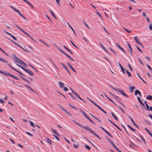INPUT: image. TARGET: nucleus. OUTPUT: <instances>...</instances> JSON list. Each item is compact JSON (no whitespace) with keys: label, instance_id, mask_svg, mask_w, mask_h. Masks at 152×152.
Here are the masks:
<instances>
[{"label":"nucleus","instance_id":"obj_17","mask_svg":"<svg viewBox=\"0 0 152 152\" xmlns=\"http://www.w3.org/2000/svg\"><path fill=\"white\" fill-rule=\"evenodd\" d=\"M58 86L60 88H62L64 87V84L61 82H59L58 83Z\"/></svg>","mask_w":152,"mask_h":152},{"label":"nucleus","instance_id":"obj_39","mask_svg":"<svg viewBox=\"0 0 152 152\" xmlns=\"http://www.w3.org/2000/svg\"><path fill=\"white\" fill-rule=\"evenodd\" d=\"M17 65L19 67L21 68L22 69H23L24 71H25V70L26 69V68H23V67L22 66H21L20 65H19V64H17Z\"/></svg>","mask_w":152,"mask_h":152},{"label":"nucleus","instance_id":"obj_57","mask_svg":"<svg viewBox=\"0 0 152 152\" xmlns=\"http://www.w3.org/2000/svg\"><path fill=\"white\" fill-rule=\"evenodd\" d=\"M70 42L73 46H74L76 48H78L73 43V42L71 41Z\"/></svg>","mask_w":152,"mask_h":152},{"label":"nucleus","instance_id":"obj_52","mask_svg":"<svg viewBox=\"0 0 152 152\" xmlns=\"http://www.w3.org/2000/svg\"><path fill=\"white\" fill-rule=\"evenodd\" d=\"M64 91H68V89L67 88H66V87H64Z\"/></svg>","mask_w":152,"mask_h":152},{"label":"nucleus","instance_id":"obj_61","mask_svg":"<svg viewBox=\"0 0 152 152\" xmlns=\"http://www.w3.org/2000/svg\"><path fill=\"white\" fill-rule=\"evenodd\" d=\"M95 105L98 108H99L100 110H101V109H102L97 104H96Z\"/></svg>","mask_w":152,"mask_h":152},{"label":"nucleus","instance_id":"obj_58","mask_svg":"<svg viewBox=\"0 0 152 152\" xmlns=\"http://www.w3.org/2000/svg\"><path fill=\"white\" fill-rule=\"evenodd\" d=\"M26 133L28 135L31 136H33V135L31 133H30L28 132H26Z\"/></svg>","mask_w":152,"mask_h":152},{"label":"nucleus","instance_id":"obj_14","mask_svg":"<svg viewBox=\"0 0 152 152\" xmlns=\"http://www.w3.org/2000/svg\"><path fill=\"white\" fill-rule=\"evenodd\" d=\"M67 64H68V65L69 67L74 72L76 73V71L74 69L72 66L71 65V64L69 62H67Z\"/></svg>","mask_w":152,"mask_h":152},{"label":"nucleus","instance_id":"obj_19","mask_svg":"<svg viewBox=\"0 0 152 152\" xmlns=\"http://www.w3.org/2000/svg\"><path fill=\"white\" fill-rule=\"evenodd\" d=\"M137 94H139L140 96H141V94L140 92L138 90H136L134 91V94L137 95Z\"/></svg>","mask_w":152,"mask_h":152},{"label":"nucleus","instance_id":"obj_21","mask_svg":"<svg viewBox=\"0 0 152 152\" xmlns=\"http://www.w3.org/2000/svg\"><path fill=\"white\" fill-rule=\"evenodd\" d=\"M118 64H119V66L120 67L123 73L124 74H125V70H124V68L122 67V65L121 64L119 63H118Z\"/></svg>","mask_w":152,"mask_h":152},{"label":"nucleus","instance_id":"obj_12","mask_svg":"<svg viewBox=\"0 0 152 152\" xmlns=\"http://www.w3.org/2000/svg\"><path fill=\"white\" fill-rule=\"evenodd\" d=\"M99 127L101 128L102 130H103L105 133H106L110 137H112V135L109 132H108L106 130L104 129V128H103L102 126H100Z\"/></svg>","mask_w":152,"mask_h":152},{"label":"nucleus","instance_id":"obj_13","mask_svg":"<svg viewBox=\"0 0 152 152\" xmlns=\"http://www.w3.org/2000/svg\"><path fill=\"white\" fill-rule=\"evenodd\" d=\"M116 46H117V47L119 49H120L121 50H122L123 51V52L125 53L126 54V52H125V50H124L123 48H121L120 46V45H119V44L118 43H117L116 44Z\"/></svg>","mask_w":152,"mask_h":152},{"label":"nucleus","instance_id":"obj_28","mask_svg":"<svg viewBox=\"0 0 152 152\" xmlns=\"http://www.w3.org/2000/svg\"><path fill=\"white\" fill-rule=\"evenodd\" d=\"M7 39L9 40H10L12 42V43H13L14 44H15V45H16V46H17L18 47H19V46H20V45H18L17 43L15 42H14L13 40L10 39L9 38H7Z\"/></svg>","mask_w":152,"mask_h":152},{"label":"nucleus","instance_id":"obj_18","mask_svg":"<svg viewBox=\"0 0 152 152\" xmlns=\"http://www.w3.org/2000/svg\"><path fill=\"white\" fill-rule=\"evenodd\" d=\"M45 141L46 142L50 144V145H51L52 144V141L50 140V139L48 138H45Z\"/></svg>","mask_w":152,"mask_h":152},{"label":"nucleus","instance_id":"obj_47","mask_svg":"<svg viewBox=\"0 0 152 152\" xmlns=\"http://www.w3.org/2000/svg\"><path fill=\"white\" fill-rule=\"evenodd\" d=\"M114 125L117 127V128L120 131H122V130L115 124H114Z\"/></svg>","mask_w":152,"mask_h":152},{"label":"nucleus","instance_id":"obj_10","mask_svg":"<svg viewBox=\"0 0 152 152\" xmlns=\"http://www.w3.org/2000/svg\"><path fill=\"white\" fill-rule=\"evenodd\" d=\"M59 107L61 108L62 110L65 112L67 114H68L69 116H71V115L67 111L65 110L64 108L62 106H61L59 104H58Z\"/></svg>","mask_w":152,"mask_h":152},{"label":"nucleus","instance_id":"obj_35","mask_svg":"<svg viewBox=\"0 0 152 152\" xmlns=\"http://www.w3.org/2000/svg\"><path fill=\"white\" fill-rule=\"evenodd\" d=\"M75 95L78 98H79L80 99L83 100V101H84V100H83V99L81 98L78 95V94L77 93L76 94H75Z\"/></svg>","mask_w":152,"mask_h":152},{"label":"nucleus","instance_id":"obj_44","mask_svg":"<svg viewBox=\"0 0 152 152\" xmlns=\"http://www.w3.org/2000/svg\"><path fill=\"white\" fill-rule=\"evenodd\" d=\"M53 136L58 141H59L60 140L59 138L57 137L56 135H53Z\"/></svg>","mask_w":152,"mask_h":152},{"label":"nucleus","instance_id":"obj_48","mask_svg":"<svg viewBox=\"0 0 152 152\" xmlns=\"http://www.w3.org/2000/svg\"><path fill=\"white\" fill-rule=\"evenodd\" d=\"M88 99L94 105H95L96 104L95 102H94L93 101L89 99L88 98Z\"/></svg>","mask_w":152,"mask_h":152},{"label":"nucleus","instance_id":"obj_40","mask_svg":"<svg viewBox=\"0 0 152 152\" xmlns=\"http://www.w3.org/2000/svg\"><path fill=\"white\" fill-rule=\"evenodd\" d=\"M17 65L19 67L21 68L22 69H23L24 71H25V70L26 69V68H23V67L22 66H21L20 65H19V64H17Z\"/></svg>","mask_w":152,"mask_h":152},{"label":"nucleus","instance_id":"obj_30","mask_svg":"<svg viewBox=\"0 0 152 152\" xmlns=\"http://www.w3.org/2000/svg\"><path fill=\"white\" fill-rule=\"evenodd\" d=\"M112 116L113 117V118H115V119L117 121H118V119L116 116L113 113H111Z\"/></svg>","mask_w":152,"mask_h":152},{"label":"nucleus","instance_id":"obj_27","mask_svg":"<svg viewBox=\"0 0 152 152\" xmlns=\"http://www.w3.org/2000/svg\"><path fill=\"white\" fill-rule=\"evenodd\" d=\"M49 11L51 14L53 16V17L55 19H57V18L55 15L54 14V13L53 12L51 11V10L49 9Z\"/></svg>","mask_w":152,"mask_h":152},{"label":"nucleus","instance_id":"obj_9","mask_svg":"<svg viewBox=\"0 0 152 152\" xmlns=\"http://www.w3.org/2000/svg\"><path fill=\"white\" fill-rule=\"evenodd\" d=\"M117 89L123 95L126 96V97H128V96L124 93V91L123 90H120L118 88H117Z\"/></svg>","mask_w":152,"mask_h":152},{"label":"nucleus","instance_id":"obj_45","mask_svg":"<svg viewBox=\"0 0 152 152\" xmlns=\"http://www.w3.org/2000/svg\"><path fill=\"white\" fill-rule=\"evenodd\" d=\"M96 14L100 17L102 18V16L101 14H100L98 12H96Z\"/></svg>","mask_w":152,"mask_h":152},{"label":"nucleus","instance_id":"obj_2","mask_svg":"<svg viewBox=\"0 0 152 152\" xmlns=\"http://www.w3.org/2000/svg\"><path fill=\"white\" fill-rule=\"evenodd\" d=\"M13 57L15 58V62L18 63L21 65L23 64L26 67H27V65L26 64L22 61L21 59L17 57L15 55H14L13 56Z\"/></svg>","mask_w":152,"mask_h":152},{"label":"nucleus","instance_id":"obj_22","mask_svg":"<svg viewBox=\"0 0 152 152\" xmlns=\"http://www.w3.org/2000/svg\"><path fill=\"white\" fill-rule=\"evenodd\" d=\"M23 1H24L26 3H27L32 8H34V7L33 5L31 4L27 0H23Z\"/></svg>","mask_w":152,"mask_h":152},{"label":"nucleus","instance_id":"obj_50","mask_svg":"<svg viewBox=\"0 0 152 152\" xmlns=\"http://www.w3.org/2000/svg\"><path fill=\"white\" fill-rule=\"evenodd\" d=\"M88 120L91 122V123H92L95 124V123H94V122L91 120V119L90 118Z\"/></svg>","mask_w":152,"mask_h":152},{"label":"nucleus","instance_id":"obj_6","mask_svg":"<svg viewBox=\"0 0 152 152\" xmlns=\"http://www.w3.org/2000/svg\"><path fill=\"white\" fill-rule=\"evenodd\" d=\"M59 50L62 53H63L64 54L65 56H66L71 61H74V60H73V59L67 54L66 53L64 52V51L63 50H62L61 49H59Z\"/></svg>","mask_w":152,"mask_h":152},{"label":"nucleus","instance_id":"obj_53","mask_svg":"<svg viewBox=\"0 0 152 152\" xmlns=\"http://www.w3.org/2000/svg\"><path fill=\"white\" fill-rule=\"evenodd\" d=\"M124 29L128 33H130L131 32V31H130L129 30H128L126 28H124Z\"/></svg>","mask_w":152,"mask_h":152},{"label":"nucleus","instance_id":"obj_37","mask_svg":"<svg viewBox=\"0 0 152 152\" xmlns=\"http://www.w3.org/2000/svg\"><path fill=\"white\" fill-rule=\"evenodd\" d=\"M126 71L128 75L129 76V77H131L132 75L129 72V71L126 69Z\"/></svg>","mask_w":152,"mask_h":152},{"label":"nucleus","instance_id":"obj_59","mask_svg":"<svg viewBox=\"0 0 152 152\" xmlns=\"http://www.w3.org/2000/svg\"><path fill=\"white\" fill-rule=\"evenodd\" d=\"M80 111L82 113V114L84 115L86 114L83 111L81 110H80Z\"/></svg>","mask_w":152,"mask_h":152},{"label":"nucleus","instance_id":"obj_41","mask_svg":"<svg viewBox=\"0 0 152 152\" xmlns=\"http://www.w3.org/2000/svg\"><path fill=\"white\" fill-rule=\"evenodd\" d=\"M86 149H87L88 150H90V147L89 146L87 145H84Z\"/></svg>","mask_w":152,"mask_h":152},{"label":"nucleus","instance_id":"obj_8","mask_svg":"<svg viewBox=\"0 0 152 152\" xmlns=\"http://www.w3.org/2000/svg\"><path fill=\"white\" fill-rule=\"evenodd\" d=\"M24 71L28 73L31 76H33L34 75V74L33 72L29 69H26Z\"/></svg>","mask_w":152,"mask_h":152},{"label":"nucleus","instance_id":"obj_36","mask_svg":"<svg viewBox=\"0 0 152 152\" xmlns=\"http://www.w3.org/2000/svg\"><path fill=\"white\" fill-rule=\"evenodd\" d=\"M146 99L149 100H152V96L151 95H149L146 97Z\"/></svg>","mask_w":152,"mask_h":152},{"label":"nucleus","instance_id":"obj_43","mask_svg":"<svg viewBox=\"0 0 152 152\" xmlns=\"http://www.w3.org/2000/svg\"><path fill=\"white\" fill-rule=\"evenodd\" d=\"M68 24L69 26L71 28V30H72L73 31L74 34L75 35V31L74 30V29H73V28L69 23Z\"/></svg>","mask_w":152,"mask_h":152},{"label":"nucleus","instance_id":"obj_62","mask_svg":"<svg viewBox=\"0 0 152 152\" xmlns=\"http://www.w3.org/2000/svg\"><path fill=\"white\" fill-rule=\"evenodd\" d=\"M147 66H148V68L151 71L152 70V69L151 68V67L149 65L147 64Z\"/></svg>","mask_w":152,"mask_h":152},{"label":"nucleus","instance_id":"obj_4","mask_svg":"<svg viewBox=\"0 0 152 152\" xmlns=\"http://www.w3.org/2000/svg\"><path fill=\"white\" fill-rule=\"evenodd\" d=\"M10 7L12 8L13 10H14L15 11L17 12L19 14L22 18H23L24 19L25 18L23 16V15H22V14L20 12V11H19L18 10L16 9V8H15L13 7L10 6Z\"/></svg>","mask_w":152,"mask_h":152},{"label":"nucleus","instance_id":"obj_7","mask_svg":"<svg viewBox=\"0 0 152 152\" xmlns=\"http://www.w3.org/2000/svg\"><path fill=\"white\" fill-rule=\"evenodd\" d=\"M126 43L128 47L129 48V51L130 52L131 55V56H132V52H133V51L132 48V47L131 45H130V44L128 42H127Z\"/></svg>","mask_w":152,"mask_h":152},{"label":"nucleus","instance_id":"obj_23","mask_svg":"<svg viewBox=\"0 0 152 152\" xmlns=\"http://www.w3.org/2000/svg\"><path fill=\"white\" fill-rule=\"evenodd\" d=\"M23 1H24L26 3H27L32 8H34V7L33 5L31 4L27 0H23Z\"/></svg>","mask_w":152,"mask_h":152},{"label":"nucleus","instance_id":"obj_32","mask_svg":"<svg viewBox=\"0 0 152 152\" xmlns=\"http://www.w3.org/2000/svg\"><path fill=\"white\" fill-rule=\"evenodd\" d=\"M0 61H2L3 62H4L6 63H8V62L7 61H6L4 59L2 58L1 57H0Z\"/></svg>","mask_w":152,"mask_h":152},{"label":"nucleus","instance_id":"obj_15","mask_svg":"<svg viewBox=\"0 0 152 152\" xmlns=\"http://www.w3.org/2000/svg\"><path fill=\"white\" fill-rule=\"evenodd\" d=\"M134 39L137 44H141V43L140 42L139 40V39L137 36L134 37Z\"/></svg>","mask_w":152,"mask_h":152},{"label":"nucleus","instance_id":"obj_63","mask_svg":"<svg viewBox=\"0 0 152 152\" xmlns=\"http://www.w3.org/2000/svg\"><path fill=\"white\" fill-rule=\"evenodd\" d=\"M0 102L1 104H2L4 102V101L3 100H2L1 99H0Z\"/></svg>","mask_w":152,"mask_h":152},{"label":"nucleus","instance_id":"obj_55","mask_svg":"<svg viewBox=\"0 0 152 152\" xmlns=\"http://www.w3.org/2000/svg\"><path fill=\"white\" fill-rule=\"evenodd\" d=\"M64 140L69 143V144H70L71 142L70 141H69L66 138H64Z\"/></svg>","mask_w":152,"mask_h":152},{"label":"nucleus","instance_id":"obj_29","mask_svg":"<svg viewBox=\"0 0 152 152\" xmlns=\"http://www.w3.org/2000/svg\"><path fill=\"white\" fill-rule=\"evenodd\" d=\"M137 99L139 101V102H140V103L141 104H142L144 106V104L143 103V102H142V101H141L140 98L139 97H137Z\"/></svg>","mask_w":152,"mask_h":152},{"label":"nucleus","instance_id":"obj_31","mask_svg":"<svg viewBox=\"0 0 152 152\" xmlns=\"http://www.w3.org/2000/svg\"><path fill=\"white\" fill-rule=\"evenodd\" d=\"M51 130H52V131L54 132V133L55 134L59 136L58 133L56 130L53 129H51Z\"/></svg>","mask_w":152,"mask_h":152},{"label":"nucleus","instance_id":"obj_16","mask_svg":"<svg viewBox=\"0 0 152 152\" xmlns=\"http://www.w3.org/2000/svg\"><path fill=\"white\" fill-rule=\"evenodd\" d=\"M61 65L64 67V68L66 70V71H67V72H68L69 73V75H70L71 74L69 72V71L68 70L66 66V65H65L63 63L61 62Z\"/></svg>","mask_w":152,"mask_h":152},{"label":"nucleus","instance_id":"obj_33","mask_svg":"<svg viewBox=\"0 0 152 152\" xmlns=\"http://www.w3.org/2000/svg\"><path fill=\"white\" fill-rule=\"evenodd\" d=\"M68 94L70 95V96L72 99H76V98H75V97L73 95H72V94H71L69 92L68 93Z\"/></svg>","mask_w":152,"mask_h":152},{"label":"nucleus","instance_id":"obj_1","mask_svg":"<svg viewBox=\"0 0 152 152\" xmlns=\"http://www.w3.org/2000/svg\"><path fill=\"white\" fill-rule=\"evenodd\" d=\"M73 122L75 123L76 124L79 126L85 129L86 130H89L90 132H91L94 135H95L99 139L101 140V138L99 137V136H98L96 134L94 131L93 130L91 129H90L88 127H84L83 126H82L81 124H80L79 123L75 121H73Z\"/></svg>","mask_w":152,"mask_h":152},{"label":"nucleus","instance_id":"obj_42","mask_svg":"<svg viewBox=\"0 0 152 152\" xmlns=\"http://www.w3.org/2000/svg\"><path fill=\"white\" fill-rule=\"evenodd\" d=\"M30 124L32 126V127H35V125H34V123L31 121H30Z\"/></svg>","mask_w":152,"mask_h":152},{"label":"nucleus","instance_id":"obj_34","mask_svg":"<svg viewBox=\"0 0 152 152\" xmlns=\"http://www.w3.org/2000/svg\"><path fill=\"white\" fill-rule=\"evenodd\" d=\"M142 140L145 144H146V142L145 141V140L144 138H143V137L140 134H139Z\"/></svg>","mask_w":152,"mask_h":152},{"label":"nucleus","instance_id":"obj_56","mask_svg":"<svg viewBox=\"0 0 152 152\" xmlns=\"http://www.w3.org/2000/svg\"><path fill=\"white\" fill-rule=\"evenodd\" d=\"M138 59L139 60V61L140 62V63L142 65H144L143 63L142 62V61H141V60H140V59L139 58H138Z\"/></svg>","mask_w":152,"mask_h":152},{"label":"nucleus","instance_id":"obj_51","mask_svg":"<svg viewBox=\"0 0 152 152\" xmlns=\"http://www.w3.org/2000/svg\"><path fill=\"white\" fill-rule=\"evenodd\" d=\"M128 66H129V68L130 69V70L132 71H133V69L131 67L130 64H128Z\"/></svg>","mask_w":152,"mask_h":152},{"label":"nucleus","instance_id":"obj_25","mask_svg":"<svg viewBox=\"0 0 152 152\" xmlns=\"http://www.w3.org/2000/svg\"><path fill=\"white\" fill-rule=\"evenodd\" d=\"M135 88V87L133 86H130L129 87V89L131 92H132Z\"/></svg>","mask_w":152,"mask_h":152},{"label":"nucleus","instance_id":"obj_60","mask_svg":"<svg viewBox=\"0 0 152 152\" xmlns=\"http://www.w3.org/2000/svg\"><path fill=\"white\" fill-rule=\"evenodd\" d=\"M136 48H137V49L140 52L142 53V51L137 46H136Z\"/></svg>","mask_w":152,"mask_h":152},{"label":"nucleus","instance_id":"obj_64","mask_svg":"<svg viewBox=\"0 0 152 152\" xmlns=\"http://www.w3.org/2000/svg\"><path fill=\"white\" fill-rule=\"evenodd\" d=\"M149 27L150 30H152V24L149 25Z\"/></svg>","mask_w":152,"mask_h":152},{"label":"nucleus","instance_id":"obj_11","mask_svg":"<svg viewBox=\"0 0 152 152\" xmlns=\"http://www.w3.org/2000/svg\"><path fill=\"white\" fill-rule=\"evenodd\" d=\"M14 24L17 28H18L19 29L20 31H21L22 32L24 33L27 36H28L29 34L28 33L25 32V31H24L23 29H22L21 28L19 27L18 26H17L15 24Z\"/></svg>","mask_w":152,"mask_h":152},{"label":"nucleus","instance_id":"obj_24","mask_svg":"<svg viewBox=\"0 0 152 152\" xmlns=\"http://www.w3.org/2000/svg\"><path fill=\"white\" fill-rule=\"evenodd\" d=\"M64 48L66 49L71 54H73V52L71 51L68 48H67L65 45H63Z\"/></svg>","mask_w":152,"mask_h":152},{"label":"nucleus","instance_id":"obj_3","mask_svg":"<svg viewBox=\"0 0 152 152\" xmlns=\"http://www.w3.org/2000/svg\"><path fill=\"white\" fill-rule=\"evenodd\" d=\"M0 73L3 74L4 75L7 76H10L11 77H13V78L15 79H16V80H19V79L17 77H16L15 76L11 74L7 73V72H6L5 71L3 72L1 70H0Z\"/></svg>","mask_w":152,"mask_h":152},{"label":"nucleus","instance_id":"obj_46","mask_svg":"<svg viewBox=\"0 0 152 152\" xmlns=\"http://www.w3.org/2000/svg\"><path fill=\"white\" fill-rule=\"evenodd\" d=\"M136 127H137V128L138 129H139L140 128V127H139L136 124V123L134 122H133V123H132Z\"/></svg>","mask_w":152,"mask_h":152},{"label":"nucleus","instance_id":"obj_26","mask_svg":"<svg viewBox=\"0 0 152 152\" xmlns=\"http://www.w3.org/2000/svg\"><path fill=\"white\" fill-rule=\"evenodd\" d=\"M113 97L115 99H116L121 104L123 105V104L119 101V99L118 97L116 96L115 95H113Z\"/></svg>","mask_w":152,"mask_h":152},{"label":"nucleus","instance_id":"obj_5","mask_svg":"<svg viewBox=\"0 0 152 152\" xmlns=\"http://www.w3.org/2000/svg\"><path fill=\"white\" fill-rule=\"evenodd\" d=\"M7 65L8 66H10L12 69H13L14 71H16V72H17L19 73H20L23 76H25V75L24 74H23V73H22V72H21L19 71H18V70H17V69H15L10 64H7Z\"/></svg>","mask_w":152,"mask_h":152},{"label":"nucleus","instance_id":"obj_49","mask_svg":"<svg viewBox=\"0 0 152 152\" xmlns=\"http://www.w3.org/2000/svg\"><path fill=\"white\" fill-rule=\"evenodd\" d=\"M88 99L94 105H95L96 104L95 102H94L93 101L89 99L88 98Z\"/></svg>","mask_w":152,"mask_h":152},{"label":"nucleus","instance_id":"obj_20","mask_svg":"<svg viewBox=\"0 0 152 152\" xmlns=\"http://www.w3.org/2000/svg\"><path fill=\"white\" fill-rule=\"evenodd\" d=\"M19 76L20 78L23 80H24L26 82H27L28 83H31V82H30L27 79H26V78L22 77V76L20 75H18Z\"/></svg>","mask_w":152,"mask_h":152},{"label":"nucleus","instance_id":"obj_54","mask_svg":"<svg viewBox=\"0 0 152 152\" xmlns=\"http://www.w3.org/2000/svg\"><path fill=\"white\" fill-rule=\"evenodd\" d=\"M19 48H20L22 50H23V51H26V52H27V50L25 49H24L23 48V47H22L21 46H19Z\"/></svg>","mask_w":152,"mask_h":152},{"label":"nucleus","instance_id":"obj_38","mask_svg":"<svg viewBox=\"0 0 152 152\" xmlns=\"http://www.w3.org/2000/svg\"><path fill=\"white\" fill-rule=\"evenodd\" d=\"M145 122L148 124V125H151V123L149 121H148L147 120H145Z\"/></svg>","mask_w":152,"mask_h":152}]
</instances>
